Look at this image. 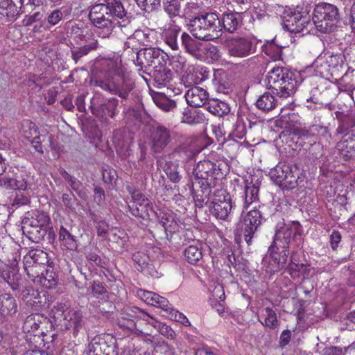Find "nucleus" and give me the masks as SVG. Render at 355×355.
<instances>
[{
    "label": "nucleus",
    "mask_w": 355,
    "mask_h": 355,
    "mask_svg": "<svg viewBox=\"0 0 355 355\" xmlns=\"http://www.w3.org/2000/svg\"><path fill=\"white\" fill-rule=\"evenodd\" d=\"M102 64L105 66V70L108 73L109 78L104 80H99V87L125 98L132 87L130 83L125 78L121 59L118 57L116 59H105Z\"/></svg>",
    "instance_id": "nucleus-1"
},
{
    "label": "nucleus",
    "mask_w": 355,
    "mask_h": 355,
    "mask_svg": "<svg viewBox=\"0 0 355 355\" xmlns=\"http://www.w3.org/2000/svg\"><path fill=\"white\" fill-rule=\"evenodd\" d=\"M302 82L299 71H288L282 67H274L267 76L268 87L283 98L292 95Z\"/></svg>",
    "instance_id": "nucleus-2"
},
{
    "label": "nucleus",
    "mask_w": 355,
    "mask_h": 355,
    "mask_svg": "<svg viewBox=\"0 0 355 355\" xmlns=\"http://www.w3.org/2000/svg\"><path fill=\"white\" fill-rule=\"evenodd\" d=\"M93 24L99 29L98 35L103 38L109 37L116 25L125 27L126 24H122L119 19L123 17H117L114 10H110V7L104 3H98L94 6L89 15Z\"/></svg>",
    "instance_id": "nucleus-3"
},
{
    "label": "nucleus",
    "mask_w": 355,
    "mask_h": 355,
    "mask_svg": "<svg viewBox=\"0 0 355 355\" xmlns=\"http://www.w3.org/2000/svg\"><path fill=\"white\" fill-rule=\"evenodd\" d=\"M125 311V313H123L119 319V325L121 327L129 331L134 332V334L137 335H139L141 331L136 329L135 322L132 319L135 317H139L152 324L166 338L170 339L173 338L175 332L170 327L153 319L148 314L144 313L139 309L137 307L128 308Z\"/></svg>",
    "instance_id": "nucleus-4"
},
{
    "label": "nucleus",
    "mask_w": 355,
    "mask_h": 355,
    "mask_svg": "<svg viewBox=\"0 0 355 355\" xmlns=\"http://www.w3.org/2000/svg\"><path fill=\"white\" fill-rule=\"evenodd\" d=\"M189 26L193 36L199 40H213L221 35L220 21L214 12L195 17Z\"/></svg>",
    "instance_id": "nucleus-5"
},
{
    "label": "nucleus",
    "mask_w": 355,
    "mask_h": 355,
    "mask_svg": "<svg viewBox=\"0 0 355 355\" xmlns=\"http://www.w3.org/2000/svg\"><path fill=\"white\" fill-rule=\"evenodd\" d=\"M302 174L300 169L295 165L279 163L270 171L271 180L283 189H293L298 184Z\"/></svg>",
    "instance_id": "nucleus-6"
},
{
    "label": "nucleus",
    "mask_w": 355,
    "mask_h": 355,
    "mask_svg": "<svg viewBox=\"0 0 355 355\" xmlns=\"http://www.w3.org/2000/svg\"><path fill=\"white\" fill-rule=\"evenodd\" d=\"M338 21L337 8L330 3H319L313 10V22L318 31L328 33L333 30Z\"/></svg>",
    "instance_id": "nucleus-7"
},
{
    "label": "nucleus",
    "mask_w": 355,
    "mask_h": 355,
    "mask_svg": "<svg viewBox=\"0 0 355 355\" xmlns=\"http://www.w3.org/2000/svg\"><path fill=\"white\" fill-rule=\"evenodd\" d=\"M323 56L333 73V76L335 77V80L338 82V87L340 91L347 92L353 99L355 82H349V76L346 73L341 78H338L340 73L345 69V56L340 53L334 55L324 53Z\"/></svg>",
    "instance_id": "nucleus-8"
},
{
    "label": "nucleus",
    "mask_w": 355,
    "mask_h": 355,
    "mask_svg": "<svg viewBox=\"0 0 355 355\" xmlns=\"http://www.w3.org/2000/svg\"><path fill=\"white\" fill-rule=\"evenodd\" d=\"M53 316L55 318L62 317L65 326L67 329H73V334H77L81 327L82 315L81 313L70 307L67 302L57 303L51 310Z\"/></svg>",
    "instance_id": "nucleus-9"
},
{
    "label": "nucleus",
    "mask_w": 355,
    "mask_h": 355,
    "mask_svg": "<svg viewBox=\"0 0 355 355\" xmlns=\"http://www.w3.org/2000/svg\"><path fill=\"white\" fill-rule=\"evenodd\" d=\"M131 194V200L128 202V206L130 213L143 219H148L150 216L155 214V211L150 205V200L141 192L138 191H132L128 190Z\"/></svg>",
    "instance_id": "nucleus-10"
},
{
    "label": "nucleus",
    "mask_w": 355,
    "mask_h": 355,
    "mask_svg": "<svg viewBox=\"0 0 355 355\" xmlns=\"http://www.w3.org/2000/svg\"><path fill=\"white\" fill-rule=\"evenodd\" d=\"M262 216L261 212L254 209L243 214L236 232L243 234L245 241L249 244L254 234L261 225Z\"/></svg>",
    "instance_id": "nucleus-11"
},
{
    "label": "nucleus",
    "mask_w": 355,
    "mask_h": 355,
    "mask_svg": "<svg viewBox=\"0 0 355 355\" xmlns=\"http://www.w3.org/2000/svg\"><path fill=\"white\" fill-rule=\"evenodd\" d=\"M288 250L273 244L268 249L263 262L268 272H278L285 267L287 261Z\"/></svg>",
    "instance_id": "nucleus-12"
},
{
    "label": "nucleus",
    "mask_w": 355,
    "mask_h": 355,
    "mask_svg": "<svg viewBox=\"0 0 355 355\" xmlns=\"http://www.w3.org/2000/svg\"><path fill=\"white\" fill-rule=\"evenodd\" d=\"M212 168L213 164L211 162L204 161L198 163L195 169L196 181L194 184L198 186L206 196L209 194L210 189L216 185Z\"/></svg>",
    "instance_id": "nucleus-13"
},
{
    "label": "nucleus",
    "mask_w": 355,
    "mask_h": 355,
    "mask_svg": "<svg viewBox=\"0 0 355 355\" xmlns=\"http://www.w3.org/2000/svg\"><path fill=\"white\" fill-rule=\"evenodd\" d=\"M26 274L35 284L46 288H53L57 285L58 277L52 267L45 266L41 270L35 267H27Z\"/></svg>",
    "instance_id": "nucleus-14"
},
{
    "label": "nucleus",
    "mask_w": 355,
    "mask_h": 355,
    "mask_svg": "<svg viewBox=\"0 0 355 355\" xmlns=\"http://www.w3.org/2000/svg\"><path fill=\"white\" fill-rule=\"evenodd\" d=\"M232 202L230 194L224 190L218 191L211 202V212L216 218L225 220L232 209Z\"/></svg>",
    "instance_id": "nucleus-15"
},
{
    "label": "nucleus",
    "mask_w": 355,
    "mask_h": 355,
    "mask_svg": "<svg viewBox=\"0 0 355 355\" xmlns=\"http://www.w3.org/2000/svg\"><path fill=\"white\" fill-rule=\"evenodd\" d=\"M137 59L142 67L157 69L166 63L168 55L160 49L146 48L137 53Z\"/></svg>",
    "instance_id": "nucleus-16"
},
{
    "label": "nucleus",
    "mask_w": 355,
    "mask_h": 355,
    "mask_svg": "<svg viewBox=\"0 0 355 355\" xmlns=\"http://www.w3.org/2000/svg\"><path fill=\"white\" fill-rule=\"evenodd\" d=\"M227 49L231 56L245 58L254 52L255 46L250 37H237L229 41Z\"/></svg>",
    "instance_id": "nucleus-17"
},
{
    "label": "nucleus",
    "mask_w": 355,
    "mask_h": 355,
    "mask_svg": "<svg viewBox=\"0 0 355 355\" xmlns=\"http://www.w3.org/2000/svg\"><path fill=\"white\" fill-rule=\"evenodd\" d=\"M300 227V224L297 222L279 224L274 237L273 244L287 249L292 238L296 236L298 233Z\"/></svg>",
    "instance_id": "nucleus-18"
},
{
    "label": "nucleus",
    "mask_w": 355,
    "mask_h": 355,
    "mask_svg": "<svg viewBox=\"0 0 355 355\" xmlns=\"http://www.w3.org/2000/svg\"><path fill=\"white\" fill-rule=\"evenodd\" d=\"M155 215L159 219L167 236L169 234L171 235L175 232H180V230L184 227V224L177 216V214L171 210L159 211V213H155Z\"/></svg>",
    "instance_id": "nucleus-19"
},
{
    "label": "nucleus",
    "mask_w": 355,
    "mask_h": 355,
    "mask_svg": "<svg viewBox=\"0 0 355 355\" xmlns=\"http://www.w3.org/2000/svg\"><path fill=\"white\" fill-rule=\"evenodd\" d=\"M137 295L147 304L160 308L164 311H168V309H169V302L167 299L155 293L139 289L137 292Z\"/></svg>",
    "instance_id": "nucleus-20"
},
{
    "label": "nucleus",
    "mask_w": 355,
    "mask_h": 355,
    "mask_svg": "<svg viewBox=\"0 0 355 355\" xmlns=\"http://www.w3.org/2000/svg\"><path fill=\"white\" fill-rule=\"evenodd\" d=\"M312 268L308 264L300 263L295 259V255L291 257V263L288 265V272L291 277L297 281H304L309 276Z\"/></svg>",
    "instance_id": "nucleus-21"
},
{
    "label": "nucleus",
    "mask_w": 355,
    "mask_h": 355,
    "mask_svg": "<svg viewBox=\"0 0 355 355\" xmlns=\"http://www.w3.org/2000/svg\"><path fill=\"white\" fill-rule=\"evenodd\" d=\"M1 277L8 284L12 290L17 289L19 284V274L18 269V262L15 258L10 265L6 266L1 272Z\"/></svg>",
    "instance_id": "nucleus-22"
},
{
    "label": "nucleus",
    "mask_w": 355,
    "mask_h": 355,
    "mask_svg": "<svg viewBox=\"0 0 355 355\" xmlns=\"http://www.w3.org/2000/svg\"><path fill=\"white\" fill-rule=\"evenodd\" d=\"M25 270L27 267H35L37 270H41L45 268V263L48 261L47 254L41 250H32L29 254L24 257Z\"/></svg>",
    "instance_id": "nucleus-23"
},
{
    "label": "nucleus",
    "mask_w": 355,
    "mask_h": 355,
    "mask_svg": "<svg viewBox=\"0 0 355 355\" xmlns=\"http://www.w3.org/2000/svg\"><path fill=\"white\" fill-rule=\"evenodd\" d=\"M185 98L189 105L200 107L205 104L208 98V94L204 89L199 87H194L187 92Z\"/></svg>",
    "instance_id": "nucleus-24"
},
{
    "label": "nucleus",
    "mask_w": 355,
    "mask_h": 355,
    "mask_svg": "<svg viewBox=\"0 0 355 355\" xmlns=\"http://www.w3.org/2000/svg\"><path fill=\"white\" fill-rule=\"evenodd\" d=\"M170 140L168 130L162 126L157 127L152 136V147L155 152H159L165 148Z\"/></svg>",
    "instance_id": "nucleus-25"
},
{
    "label": "nucleus",
    "mask_w": 355,
    "mask_h": 355,
    "mask_svg": "<svg viewBox=\"0 0 355 355\" xmlns=\"http://www.w3.org/2000/svg\"><path fill=\"white\" fill-rule=\"evenodd\" d=\"M311 70H313L316 76H320L327 80L332 79L335 80V77L333 76V73L323 55H320L315 60L310 67Z\"/></svg>",
    "instance_id": "nucleus-26"
},
{
    "label": "nucleus",
    "mask_w": 355,
    "mask_h": 355,
    "mask_svg": "<svg viewBox=\"0 0 355 355\" xmlns=\"http://www.w3.org/2000/svg\"><path fill=\"white\" fill-rule=\"evenodd\" d=\"M128 40V41L127 43L128 44H132V49H137L136 45L133 44L135 40H137L139 44L143 46H148L153 43L154 33L149 30H137L135 31V33L131 36H130Z\"/></svg>",
    "instance_id": "nucleus-27"
},
{
    "label": "nucleus",
    "mask_w": 355,
    "mask_h": 355,
    "mask_svg": "<svg viewBox=\"0 0 355 355\" xmlns=\"http://www.w3.org/2000/svg\"><path fill=\"white\" fill-rule=\"evenodd\" d=\"M241 16L238 12H227L221 19L223 28L229 33L234 32L241 24Z\"/></svg>",
    "instance_id": "nucleus-28"
},
{
    "label": "nucleus",
    "mask_w": 355,
    "mask_h": 355,
    "mask_svg": "<svg viewBox=\"0 0 355 355\" xmlns=\"http://www.w3.org/2000/svg\"><path fill=\"white\" fill-rule=\"evenodd\" d=\"M16 310L17 304L11 295L7 293L0 295V315L6 316L15 313Z\"/></svg>",
    "instance_id": "nucleus-29"
},
{
    "label": "nucleus",
    "mask_w": 355,
    "mask_h": 355,
    "mask_svg": "<svg viewBox=\"0 0 355 355\" xmlns=\"http://www.w3.org/2000/svg\"><path fill=\"white\" fill-rule=\"evenodd\" d=\"M285 111L282 110L279 118L275 121V124L280 128L291 129L295 127L299 116L295 112L284 113Z\"/></svg>",
    "instance_id": "nucleus-30"
},
{
    "label": "nucleus",
    "mask_w": 355,
    "mask_h": 355,
    "mask_svg": "<svg viewBox=\"0 0 355 355\" xmlns=\"http://www.w3.org/2000/svg\"><path fill=\"white\" fill-rule=\"evenodd\" d=\"M0 187L25 191L27 189V182L24 178L14 179L10 177H3L0 178Z\"/></svg>",
    "instance_id": "nucleus-31"
},
{
    "label": "nucleus",
    "mask_w": 355,
    "mask_h": 355,
    "mask_svg": "<svg viewBox=\"0 0 355 355\" xmlns=\"http://www.w3.org/2000/svg\"><path fill=\"white\" fill-rule=\"evenodd\" d=\"M349 139L351 141H355V122L353 123L352 128L345 134L343 139L336 145L338 150H339L343 156L346 157L348 156V153H350V150L354 147L352 145L346 144L348 142Z\"/></svg>",
    "instance_id": "nucleus-32"
},
{
    "label": "nucleus",
    "mask_w": 355,
    "mask_h": 355,
    "mask_svg": "<svg viewBox=\"0 0 355 355\" xmlns=\"http://www.w3.org/2000/svg\"><path fill=\"white\" fill-rule=\"evenodd\" d=\"M184 0H164V8L165 11L171 16H184L187 12L182 10Z\"/></svg>",
    "instance_id": "nucleus-33"
},
{
    "label": "nucleus",
    "mask_w": 355,
    "mask_h": 355,
    "mask_svg": "<svg viewBox=\"0 0 355 355\" xmlns=\"http://www.w3.org/2000/svg\"><path fill=\"white\" fill-rule=\"evenodd\" d=\"M259 321L262 324L270 329H275L278 326L277 315L270 307H266L262 310Z\"/></svg>",
    "instance_id": "nucleus-34"
},
{
    "label": "nucleus",
    "mask_w": 355,
    "mask_h": 355,
    "mask_svg": "<svg viewBox=\"0 0 355 355\" xmlns=\"http://www.w3.org/2000/svg\"><path fill=\"white\" fill-rule=\"evenodd\" d=\"M207 110L211 114L216 116H223L230 112L229 105L224 101L211 100L207 105Z\"/></svg>",
    "instance_id": "nucleus-35"
},
{
    "label": "nucleus",
    "mask_w": 355,
    "mask_h": 355,
    "mask_svg": "<svg viewBox=\"0 0 355 355\" xmlns=\"http://www.w3.org/2000/svg\"><path fill=\"white\" fill-rule=\"evenodd\" d=\"M182 45L191 55H196L201 47V43L191 38L189 35L184 33L181 37Z\"/></svg>",
    "instance_id": "nucleus-36"
},
{
    "label": "nucleus",
    "mask_w": 355,
    "mask_h": 355,
    "mask_svg": "<svg viewBox=\"0 0 355 355\" xmlns=\"http://www.w3.org/2000/svg\"><path fill=\"white\" fill-rule=\"evenodd\" d=\"M59 239L62 245L67 250H74L77 248L76 241L64 227H62L59 232Z\"/></svg>",
    "instance_id": "nucleus-37"
},
{
    "label": "nucleus",
    "mask_w": 355,
    "mask_h": 355,
    "mask_svg": "<svg viewBox=\"0 0 355 355\" xmlns=\"http://www.w3.org/2000/svg\"><path fill=\"white\" fill-rule=\"evenodd\" d=\"M154 103L164 111L173 110L175 107V103L159 93H155L152 96Z\"/></svg>",
    "instance_id": "nucleus-38"
},
{
    "label": "nucleus",
    "mask_w": 355,
    "mask_h": 355,
    "mask_svg": "<svg viewBox=\"0 0 355 355\" xmlns=\"http://www.w3.org/2000/svg\"><path fill=\"white\" fill-rule=\"evenodd\" d=\"M35 216V218L33 216L31 218H26L23 220V228H26L28 226L34 227H42L49 221V217L44 213H37Z\"/></svg>",
    "instance_id": "nucleus-39"
},
{
    "label": "nucleus",
    "mask_w": 355,
    "mask_h": 355,
    "mask_svg": "<svg viewBox=\"0 0 355 355\" xmlns=\"http://www.w3.org/2000/svg\"><path fill=\"white\" fill-rule=\"evenodd\" d=\"M178 33L179 31L175 26L166 29L163 33L165 43L173 50H177L178 49L177 42Z\"/></svg>",
    "instance_id": "nucleus-40"
},
{
    "label": "nucleus",
    "mask_w": 355,
    "mask_h": 355,
    "mask_svg": "<svg viewBox=\"0 0 355 355\" xmlns=\"http://www.w3.org/2000/svg\"><path fill=\"white\" fill-rule=\"evenodd\" d=\"M263 52L272 60L276 61L281 58L282 47L275 44L273 41L268 42L263 46Z\"/></svg>",
    "instance_id": "nucleus-41"
},
{
    "label": "nucleus",
    "mask_w": 355,
    "mask_h": 355,
    "mask_svg": "<svg viewBox=\"0 0 355 355\" xmlns=\"http://www.w3.org/2000/svg\"><path fill=\"white\" fill-rule=\"evenodd\" d=\"M256 105L260 110H270L275 105V97L270 93H264L257 99Z\"/></svg>",
    "instance_id": "nucleus-42"
},
{
    "label": "nucleus",
    "mask_w": 355,
    "mask_h": 355,
    "mask_svg": "<svg viewBox=\"0 0 355 355\" xmlns=\"http://www.w3.org/2000/svg\"><path fill=\"white\" fill-rule=\"evenodd\" d=\"M209 289L211 295L210 299L211 304H214V302H224L225 299V291L220 284L213 282L209 285Z\"/></svg>",
    "instance_id": "nucleus-43"
},
{
    "label": "nucleus",
    "mask_w": 355,
    "mask_h": 355,
    "mask_svg": "<svg viewBox=\"0 0 355 355\" xmlns=\"http://www.w3.org/2000/svg\"><path fill=\"white\" fill-rule=\"evenodd\" d=\"M184 256L190 263L195 264L201 260L202 254L198 246L191 245L185 249Z\"/></svg>",
    "instance_id": "nucleus-44"
},
{
    "label": "nucleus",
    "mask_w": 355,
    "mask_h": 355,
    "mask_svg": "<svg viewBox=\"0 0 355 355\" xmlns=\"http://www.w3.org/2000/svg\"><path fill=\"white\" fill-rule=\"evenodd\" d=\"M259 187L252 182H246L245 189V207L255 201L258 196Z\"/></svg>",
    "instance_id": "nucleus-45"
},
{
    "label": "nucleus",
    "mask_w": 355,
    "mask_h": 355,
    "mask_svg": "<svg viewBox=\"0 0 355 355\" xmlns=\"http://www.w3.org/2000/svg\"><path fill=\"white\" fill-rule=\"evenodd\" d=\"M162 167L171 182L176 183L180 180L181 176L178 171V164L176 163L168 162Z\"/></svg>",
    "instance_id": "nucleus-46"
},
{
    "label": "nucleus",
    "mask_w": 355,
    "mask_h": 355,
    "mask_svg": "<svg viewBox=\"0 0 355 355\" xmlns=\"http://www.w3.org/2000/svg\"><path fill=\"white\" fill-rule=\"evenodd\" d=\"M153 76L155 80L159 85H164L171 79V72L164 68V66H159L157 69H154Z\"/></svg>",
    "instance_id": "nucleus-47"
},
{
    "label": "nucleus",
    "mask_w": 355,
    "mask_h": 355,
    "mask_svg": "<svg viewBox=\"0 0 355 355\" xmlns=\"http://www.w3.org/2000/svg\"><path fill=\"white\" fill-rule=\"evenodd\" d=\"M24 300L30 306L34 307L35 310L43 309L46 308L45 304H42L40 301L37 300L39 294L35 292L34 290L32 291V293L31 294L29 291H24Z\"/></svg>",
    "instance_id": "nucleus-48"
},
{
    "label": "nucleus",
    "mask_w": 355,
    "mask_h": 355,
    "mask_svg": "<svg viewBox=\"0 0 355 355\" xmlns=\"http://www.w3.org/2000/svg\"><path fill=\"white\" fill-rule=\"evenodd\" d=\"M168 313V317L173 320L180 322L184 326H189L190 322L189 319L181 312L178 311L169 306L168 311H165Z\"/></svg>",
    "instance_id": "nucleus-49"
},
{
    "label": "nucleus",
    "mask_w": 355,
    "mask_h": 355,
    "mask_svg": "<svg viewBox=\"0 0 355 355\" xmlns=\"http://www.w3.org/2000/svg\"><path fill=\"white\" fill-rule=\"evenodd\" d=\"M171 64L177 73L183 72L187 67L186 59L179 55L172 57Z\"/></svg>",
    "instance_id": "nucleus-50"
},
{
    "label": "nucleus",
    "mask_w": 355,
    "mask_h": 355,
    "mask_svg": "<svg viewBox=\"0 0 355 355\" xmlns=\"http://www.w3.org/2000/svg\"><path fill=\"white\" fill-rule=\"evenodd\" d=\"M141 9L150 12L157 9L160 6V0H135Z\"/></svg>",
    "instance_id": "nucleus-51"
},
{
    "label": "nucleus",
    "mask_w": 355,
    "mask_h": 355,
    "mask_svg": "<svg viewBox=\"0 0 355 355\" xmlns=\"http://www.w3.org/2000/svg\"><path fill=\"white\" fill-rule=\"evenodd\" d=\"M106 2L105 6L110 7V10H114V13L119 17H123L125 15V10L119 0H105Z\"/></svg>",
    "instance_id": "nucleus-52"
},
{
    "label": "nucleus",
    "mask_w": 355,
    "mask_h": 355,
    "mask_svg": "<svg viewBox=\"0 0 355 355\" xmlns=\"http://www.w3.org/2000/svg\"><path fill=\"white\" fill-rule=\"evenodd\" d=\"M109 239L116 243L119 242L121 247H123L126 242L125 233L116 229L112 230L111 234L109 235Z\"/></svg>",
    "instance_id": "nucleus-53"
},
{
    "label": "nucleus",
    "mask_w": 355,
    "mask_h": 355,
    "mask_svg": "<svg viewBox=\"0 0 355 355\" xmlns=\"http://www.w3.org/2000/svg\"><path fill=\"white\" fill-rule=\"evenodd\" d=\"M30 194L28 191H18L16 192L14 204L24 205L29 202Z\"/></svg>",
    "instance_id": "nucleus-54"
},
{
    "label": "nucleus",
    "mask_w": 355,
    "mask_h": 355,
    "mask_svg": "<svg viewBox=\"0 0 355 355\" xmlns=\"http://www.w3.org/2000/svg\"><path fill=\"white\" fill-rule=\"evenodd\" d=\"M62 12L56 9L53 10L47 17V21L49 24H50L52 26H55L60 21V20L62 18Z\"/></svg>",
    "instance_id": "nucleus-55"
},
{
    "label": "nucleus",
    "mask_w": 355,
    "mask_h": 355,
    "mask_svg": "<svg viewBox=\"0 0 355 355\" xmlns=\"http://www.w3.org/2000/svg\"><path fill=\"white\" fill-rule=\"evenodd\" d=\"M309 13V10L307 8H306L305 11L303 12L302 15H300V11H298V13L294 14V19H297V23H299L301 26H304L305 24H307L309 18L306 17L307 14Z\"/></svg>",
    "instance_id": "nucleus-56"
},
{
    "label": "nucleus",
    "mask_w": 355,
    "mask_h": 355,
    "mask_svg": "<svg viewBox=\"0 0 355 355\" xmlns=\"http://www.w3.org/2000/svg\"><path fill=\"white\" fill-rule=\"evenodd\" d=\"M291 333L289 330H284L280 336V343L282 346L286 345L291 339Z\"/></svg>",
    "instance_id": "nucleus-57"
},
{
    "label": "nucleus",
    "mask_w": 355,
    "mask_h": 355,
    "mask_svg": "<svg viewBox=\"0 0 355 355\" xmlns=\"http://www.w3.org/2000/svg\"><path fill=\"white\" fill-rule=\"evenodd\" d=\"M341 236L338 232H334L331 235V244L333 249H335L340 241Z\"/></svg>",
    "instance_id": "nucleus-58"
},
{
    "label": "nucleus",
    "mask_w": 355,
    "mask_h": 355,
    "mask_svg": "<svg viewBox=\"0 0 355 355\" xmlns=\"http://www.w3.org/2000/svg\"><path fill=\"white\" fill-rule=\"evenodd\" d=\"M104 196L103 191L101 188H95L94 199L97 202H101Z\"/></svg>",
    "instance_id": "nucleus-59"
},
{
    "label": "nucleus",
    "mask_w": 355,
    "mask_h": 355,
    "mask_svg": "<svg viewBox=\"0 0 355 355\" xmlns=\"http://www.w3.org/2000/svg\"><path fill=\"white\" fill-rule=\"evenodd\" d=\"M107 234V227L105 223H101L98 227V235L104 236Z\"/></svg>",
    "instance_id": "nucleus-60"
},
{
    "label": "nucleus",
    "mask_w": 355,
    "mask_h": 355,
    "mask_svg": "<svg viewBox=\"0 0 355 355\" xmlns=\"http://www.w3.org/2000/svg\"><path fill=\"white\" fill-rule=\"evenodd\" d=\"M108 105L110 109H108L107 114L112 117L114 115V107L116 106V100L115 98L109 100Z\"/></svg>",
    "instance_id": "nucleus-61"
},
{
    "label": "nucleus",
    "mask_w": 355,
    "mask_h": 355,
    "mask_svg": "<svg viewBox=\"0 0 355 355\" xmlns=\"http://www.w3.org/2000/svg\"><path fill=\"white\" fill-rule=\"evenodd\" d=\"M9 0H1L0 1V15H7V12L6 11V7L9 5Z\"/></svg>",
    "instance_id": "nucleus-62"
},
{
    "label": "nucleus",
    "mask_w": 355,
    "mask_h": 355,
    "mask_svg": "<svg viewBox=\"0 0 355 355\" xmlns=\"http://www.w3.org/2000/svg\"><path fill=\"white\" fill-rule=\"evenodd\" d=\"M196 355H214V353L209 349L202 347L197 349Z\"/></svg>",
    "instance_id": "nucleus-63"
},
{
    "label": "nucleus",
    "mask_w": 355,
    "mask_h": 355,
    "mask_svg": "<svg viewBox=\"0 0 355 355\" xmlns=\"http://www.w3.org/2000/svg\"><path fill=\"white\" fill-rule=\"evenodd\" d=\"M139 256V253H137V254H134L133 256V259L134 261L137 263L139 266H141V268H143V266L145 265L146 263V259L143 261H141L138 257Z\"/></svg>",
    "instance_id": "nucleus-64"
}]
</instances>
